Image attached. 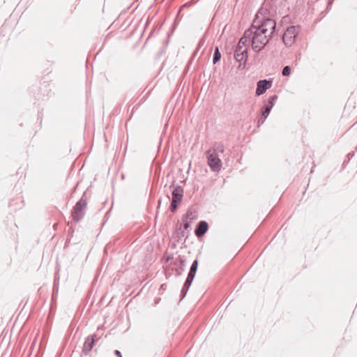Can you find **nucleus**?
<instances>
[{
    "label": "nucleus",
    "instance_id": "obj_1",
    "mask_svg": "<svg viewBox=\"0 0 357 357\" xmlns=\"http://www.w3.org/2000/svg\"><path fill=\"white\" fill-rule=\"evenodd\" d=\"M276 27L275 21L269 16L267 8H261L257 13L251 27L244 33L245 37L248 33L251 36L253 29H257L261 33L271 37Z\"/></svg>",
    "mask_w": 357,
    "mask_h": 357
},
{
    "label": "nucleus",
    "instance_id": "obj_2",
    "mask_svg": "<svg viewBox=\"0 0 357 357\" xmlns=\"http://www.w3.org/2000/svg\"><path fill=\"white\" fill-rule=\"evenodd\" d=\"M252 36V48L255 52L261 51L268 43L270 36L261 33L257 29H253Z\"/></svg>",
    "mask_w": 357,
    "mask_h": 357
},
{
    "label": "nucleus",
    "instance_id": "obj_3",
    "mask_svg": "<svg viewBox=\"0 0 357 357\" xmlns=\"http://www.w3.org/2000/svg\"><path fill=\"white\" fill-rule=\"evenodd\" d=\"M299 26H290L287 27L283 33L282 40L284 44L287 47L293 45L296 40L298 35Z\"/></svg>",
    "mask_w": 357,
    "mask_h": 357
},
{
    "label": "nucleus",
    "instance_id": "obj_4",
    "mask_svg": "<svg viewBox=\"0 0 357 357\" xmlns=\"http://www.w3.org/2000/svg\"><path fill=\"white\" fill-rule=\"evenodd\" d=\"M243 38H241L236 47L234 51V58L236 61L239 62L240 65L245 63L248 59V47L247 46H242L241 42Z\"/></svg>",
    "mask_w": 357,
    "mask_h": 357
},
{
    "label": "nucleus",
    "instance_id": "obj_5",
    "mask_svg": "<svg viewBox=\"0 0 357 357\" xmlns=\"http://www.w3.org/2000/svg\"><path fill=\"white\" fill-rule=\"evenodd\" d=\"M208 164L213 171H219L221 167V160L215 149H209L206 152Z\"/></svg>",
    "mask_w": 357,
    "mask_h": 357
},
{
    "label": "nucleus",
    "instance_id": "obj_6",
    "mask_svg": "<svg viewBox=\"0 0 357 357\" xmlns=\"http://www.w3.org/2000/svg\"><path fill=\"white\" fill-rule=\"evenodd\" d=\"M273 82L268 79H260L257 83L256 95L261 96L272 86Z\"/></svg>",
    "mask_w": 357,
    "mask_h": 357
},
{
    "label": "nucleus",
    "instance_id": "obj_7",
    "mask_svg": "<svg viewBox=\"0 0 357 357\" xmlns=\"http://www.w3.org/2000/svg\"><path fill=\"white\" fill-rule=\"evenodd\" d=\"M86 205V202L83 200H80L76 204L73 213V217L75 219L78 220L82 218Z\"/></svg>",
    "mask_w": 357,
    "mask_h": 357
},
{
    "label": "nucleus",
    "instance_id": "obj_8",
    "mask_svg": "<svg viewBox=\"0 0 357 357\" xmlns=\"http://www.w3.org/2000/svg\"><path fill=\"white\" fill-rule=\"evenodd\" d=\"M208 229V223L204 220L199 221L195 229V234L198 238L202 237L207 232Z\"/></svg>",
    "mask_w": 357,
    "mask_h": 357
},
{
    "label": "nucleus",
    "instance_id": "obj_9",
    "mask_svg": "<svg viewBox=\"0 0 357 357\" xmlns=\"http://www.w3.org/2000/svg\"><path fill=\"white\" fill-rule=\"evenodd\" d=\"M183 197V188L181 185H176L172 191V199L181 202Z\"/></svg>",
    "mask_w": 357,
    "mask_h": 357
},
{
    "label": "nucleus",
    "instance_id": "obj_10",
    "mask_svg": "<svg viewBox=\"0 0 357 357\" xmlns=\"http://www.w3.org/2000/svg\"><path fill=\"white\" fill-rule=\"evenodd\" d=\"M198 264H199V261L197 259L193 261V262L190 266V271L188 274L186 280L192 281V282L193 281V280L196 275L197 268H198Z\"/></svg>",
    "mask_w": 357,
    "mask_h": 357
},
{
    "label": "nucleus",
    "instance_id": "obj_11",
    "mask_svg": "<svg viewBox=\"0 0 357 357\" xmlns=\"http://www.w3.org/2000/svg\"><path fill=\"white\" fill-rule=\"evenodd\" d=\"M190 215H192V212H190L189 211H188L187 213L182 218V220L183 222V230L182 231V234H183L185 230H188L192 224V221L188 220Z\"/></svg>",
    "mask_w": 357,
    "mask_h": 357
},
{
    "label": "nucleus",
    "instance_id": "obj_12",
    "mask_svg": "<svg viewBox=\"0 0 357 357\" xmlns=\"http://www.w3.org/2000/svg\"><path fill=\"white\" fill-rule=\"evenodd\" d=\"M192 283V281L185 280V283L181 289V300H183L185 297V296L188 293V291L190 287L191 286Z\"/></svg>",
    "mask_w": 357,
    "mask_h": 357
},
{
    "label": "nucleus",
    "instance_id": "obj_13",
    "mask_svg": "<svg viewBox=\"0 0 357 357\" xmlns=\"http://www.w3.org/2000/svg\"><path fill=\"white\" fill-rule=\"evenodd\" d=\"M221 59V53L219 50L218 47H215L214 50L213 56V63L215 64L218 61H220Z\"/></svg>",
    "mask_w": 357,
    "mask_h": 357
},
{
    "label": "nucleus",
    "instance_id": "obj_14",
    "mask_svg": "<svg viewBox=\"0 0 357 357\" xmlns=\"http://www.w3.org/2000/svg\"><path fill=\"white\" fill-rule=\"evenodd\" d=\"M93 340L91 338V337H88L86 341H85V343H84V350L86 351H90L92 347H93Z\"/></svg>",
    "mask_w": 357,
    "mask_h": 357
},
{
    "label": "nucleus",
    "instance_id": "obj_15",
    "mask_svg": "<svg viewBox=\"0 0 357 357\" xmlns=\"http://www.w3.org/2000/svg\"><path fill=\"white\" fill-rule=\"evenodd\" d=\"M271 109H272L271 105H264L261 108V114L265 115L266 117H268Z\"/></svg>",
    "mask_w": 357,
    "mask_h": 357
},
{
    "label": "nucleus",
    "instance_id": "obj_16",
    "mask_svg": "<svg viewBox=\"0 0 357 357\" xmlns=\"http://www.w3.org/2000/svg\"><path fill=\"white\" fill-rule=\"evenodd\" d=\"M179 203H180L179 202H177L176 200L172 199V202H171V204H170V206H169V210L172 212L176 211V210L177 209V207H178V204Z\"/></svg>",
    "mask_w": 357,
    "mask_h": 357
},
{
    "label": "nucleus",
    "instance_id": "obj_17",
    "mask_svg": "<svg viewBox=\"0 0 357 357\" xmlns=\"http://www.w3.org/2000/svg\"><path fill=\"white\" fill-rule=\"evenodd\" d=\"M291 68L289 66H286L283 68L282 74L283 76H289L291 74Z\"/></svg>",
    "mask_w": 357,
    "mask_h": 357
},
{
    "label": "nucleus",
    "instance_id": "obj_18",
    "mask_svg": "<svg viewBox=\"0 0 357 357\" xmlns=\"http://www.w3.org/2000/svg\"><path fill=\"white\" fill-rule=\"evenodd\" d=\"M277 99H278V96H276V95L270 96V98L268 99V105H271V107H273L274 102L276 101Z\"/></svg>",
    "mask_w": 357,
    "mask_h": 357
},
{
    "label": "nucleus",
    "instance_id": "obj_19",
    "mask_svg": "<svg viewBox=\"0 0 357 357\" xmlns=\"http://www.w3.org/2000/svg\"><path fill=\"white\" fill-rule=\"evenodd\" d=\"M266 116L265 115H261V116L258 119V121H257V126L258 127L260 126L261 124H263L266 119Z\"/></svg>",
    "mask_w": 357,
    "mask_h": 357
},
{
    "label": "nucleus",
    "instance_id": "obj_20",
    "mask_svg": "<svg viewBox=\"0 0 357 357\" xmlns=\"http://www.w3.org/2000/svg\"><path fill=\"white\" fill-rule=\"evenodd\" d=\"M247 36L250 37V36H249V33H248L245 37L244 36L242 37V38H243V40L241 42V45L242 46H246L245 45V43L247 42V39H246Z\"/></svg>",
    "mask_w": 357,
    "mask_h": 357
},
{
    "label": "nucleus",
    "instance_id": "obj_21",
    "mask_svg": "<svg viewBox=\"0 0 357 357\" xmlns=\"http://www.w3.org/2000/svg\"><path fill=\"white\" fill-rule=\"evenodd\" d=\"M354 155V153H349L347 154V158L348 159V160H350Z\"/></svg>",
    "mask_w": 357,
    "mask_h": 357
},
{
    "label": "nucleus",
    "instance_id": "obj_22",
    "mask_svg": "<svg viewBox=\"0 0 357 357\" xmlns=\"http://www.w3.org/2000/svg\"><path fill=\"white\" fill-rule=\"evenodd\" d=\"M176 274L178 275H180L181 274V273L183 271V268L181 267L180 269H176Z\"/></svg>",
    "mask_w": 357,
    "mask_h": 357
},
{
    "label": "nucleus",
    "instance_id": "obj_23",
    "mask_svg": "<svg viewBox=\"0 0 357 357\" xmlns=\"http://www.w3.org/2000/svg\"><path fill=\"white\" fill-rule=\"evenodd\" d=\"M114 354L118 357H122L121 354L119 350H115Z\"/></svg>",
    "mask_w": 357,
    "mask_h": 357
},
{
    "label": "nucleus",
    "instance_id": "obj_24",
    "mask_svg": "<svg viewBox=\"0 0 357 357\" xmlns=\"http://www.w3.org/2000/svg\"><path fill=\"white\" fill-rule=\"evenodd\" d=\"M112 24L113 25H114L115 27L119 26V22L118 20L113 21Z\"/></svg>",
    "mask_w": 357,
    "mask_h": 357
},
{
    "label": "nucleus",
    "instance_id": "obj_25",
    "mask_svg": "<svg viewBox=\"0 0 357 357\" xmlns=\"http://www.w3.org/2000/svg\"><path fill=\"white\" fill-rule=\"evenodd\" d=\"M180 264H181V267L184 266V265H185V260L181 259V258H180Z\"/></svg>",
    "mask_w": 357,
    "mask_h": 357
},
{
    "label": "nucleus",
    "instance_id": "obj_26",
    "mask_svg": "<svg viewBox=\"0 0 357 357\" xmlns=\"http://www.w3.org/2000/svg\"><path fill=\"white\" fill-rule=\"evenodd\" d=\"M333 0H329V1H328V6H327V7H328L330 5H331V4H332V3H333Z\"/></svg>",
    "mask_w": 357,
    "mask_h": 357
},
{
    "label": "nucleus",
    "instance_id": "obj_27",
    "mask_svg": "<svg viewBox=\"0 0 357 357\" xmlns=\"http://www.w3.org/2000/svg\"><path fill=\"white\" fill-rule=\"evenodd\" d=\"M124 24H125V23H123V24H122L121 26H119V28H122L123 26H124Z\"/></svg>",
    "mask_w": 357,
    "mask_h": 357
},
{
    "label": "nucleus",
    "instance_id": "obj_28",
    "mask_svg": "<svg viewBox=\"0 0 357 357\" xmlns=\"http://www.w3.org/2000/svg\"><path fill=\"white\" fill-rule=\"evenodd\" d=\"M127 26H128V24H127L126 26H124V27H123V31H124V30H126V29L127 28Z\"/></svg>",
    "mask_w": 357,
    "mask_h": 357
},
{
    "label": "nucleus",
    "instance_id": "obj_29",
    "mask_svg": "<svg viewBox=\"0 0 357 357\" xmlns=\"http://www.w3.org/2000/svg\"><path fill=\"white\" fill-rule=\"evenodd\" d=\"M356 150L357 151V146L356 147Z\"/></svg>",
    "mask_w": 357,
    "mask_h": 357
}]
</instances>
